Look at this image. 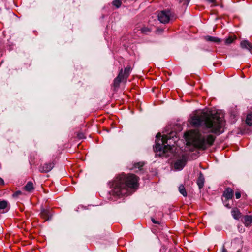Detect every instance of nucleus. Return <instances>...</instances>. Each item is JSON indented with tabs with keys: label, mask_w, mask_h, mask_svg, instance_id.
<instances>
[{
	"label": "nucleus",
	"mask_w": 252,
	"mask_h": 252,
	"mask_svg": "<svg viewBox=\"0 0 252 252\" xmlns=\"http://www.w3.org/2000/svg\"><path fill=\"white\" fill-rule=\"evenodd\" d=\"M224 117L223 113L219 111L197 112L191 116L190 123L195 127L202 126L203 133L220 135L223 132Z\"/></svg>",
	"instance_id": "1"
},
{
	"label": "nucleus",
	"mask_w": 252,
	"mask_h": 252,
	"mask_svg": "<svg viewBox=\"0 0 252 252\" xmlns=\"http://www.w3.org/2000/svg\"><path fill=\"white\" fill-rule=\"evenodd\" d=\"M138 181V177L135 175L123 173L116 177L112 182V193L118 196H124L128 193L129 189L137 188Z\"/></svg>",
	"instance_id": "2"
},
{
	"label": "nucleus",
	"mask_w": 252,
	"mask_h": 252,
	"mask_svg": "<svg viewBox=\"0 0 252 252\" xmlns=\"http://www.w3.org/2000/svg\"><path fill=\"white\" fill-rule=\"evenodd\" d=\"M190 137L192 139L194 147L203 150L211 146L216 139V136L212 134H208L206 136L202 135L198 130L191 131Z\"/></svg>",
	"instance_id": "3"
},
{
	"label": "nucleus",
	"mask_w": 252,
	"mask_h": 252,
	"mask_svg": "<svg viewBox=\"0 0 252 252\" xmlns=\"http://www.w3.org/2000/svg\"><path fill=\"white\" fill-rule=\"evenodd\" d=\"M161 137L160 133L157 134L154 150L157 153L159 152V156L169 157L172 152L171 142H169L168 143V141L171 140L170 136L164 135L160 139Z\"/></svg>",
	"instance_id": "4"
},
{
	"label": "nucleus",
	"mask_w": 252,
	"mask_h": 252,
	"mask_svg": "<svg viewBox=\"0 0 252 252\" xmlns=\"http://www.w3.org/2000/svg\"><path fill=\"white\" fill-rule=\"evenodd\" d=\"M171 16L170 10H163L158 14V19L162 23L166 24L169 22Z\"/></svg>",
	"instance_id": "5"
},
{
	"label": "nucleus",
	"mask_w": 252,
	"mask_h": 252,
	"mask_svg": "<svg viewBox=\"0 0 252 252\" xmlns=\"http://www.w3.org/2000/svg\"><path fill=\"white\" fill-rule=\"evenodd\" d=\"M126 79L123 76V69H121L119 72L118 76L114 79L112 84V87L114 90H117L120 86L121 82H126Z\"/></svg>",
	"instance_id": "6"
},
{
	"label": "nucleus",
	"mask_w": 252,
	"mask_h": 252,
	"mask_svg": "<svg viewBox=\"0 0 252 252\" xmlns=\"http://www.w3.org/2000/svg\"><path fill=\"white\" fill-rule=\"evenodd\" d=\"M187 162L186 157L182 155L174 163V167L176 169L181 170L183 168Z\"/></svg>",
	"instance_id": "7"
},
{
	"label": "nucleus",
	"mask_w": 252,
	"mask_h": 252,
	"mask_svg": "<svg viewBox=\"0 0 252 252\" xmlns=\"http://www.w3.org/2000/svg\"><path fill=\"white\" fill-rule=\"evenodd\" d=\"M54 166V164L53 162L49 163H45L43 164H41L39 167V171L41 173H47L50 171Z\"/></svg>",
	"instance_id": "8"
},
{
	"label": "nucleus",
	"mask_w": 252,
	"mask_h": 252,
	"mask_svg": "<svg viewBox=\"0 0 252 252\" xmlns=\"http://www.w3.org/2000/svg\"><path fill=\"white\" fill-rule=\"evenodd\" d=\"M41 217L45 220H50L52 216V211L50 209H43L40 213Z\"/></svg>",
	"instance_id": "9"
},
{
	"label": "nucleus",
	"mask_w": 252,
	"mask_h": 252,
	"mask_svg": "<svg viewBox=\"0 0 252 252\" xmlns=\"http://www.w3.org/2000/svg\"><path fill=\"white\" fill-rule=\"evenodd\" d=\"M234 195L233 189L230 188H227L223 192V197H225V200L231 199Z\"/></svg>",
	"instance_id": "10"
},
{
	"label": "nucleus",
	"mask_w": 252,
	"mask_h": 252,
	"mask_svg": "<svg viewBox=\"0 0 252 252\" xmlns=\"http://www.w3.org/2000/svg\"><path fill=\"white\" fill-rule=\"evenodd\" d=\"M242 221L244 223L246 227H249L252 223V215H245L242 219Z\"/></svg>",
	"instance_id": "11"
},
{
	"label": "nucleus",
	"mask_w": 252,
	"mask_h": 252,
	"mask_svg": "<svg viewBox=\"0 0 252 252\" xmlns=\"http://www.w3.org/2000/svg\"><path fill=\"white\" fill-rule=\"evenodd\" d=\"M204 182L205 178L204 175L201 172H200L199 176L196 181L197 184L198 186V187L200 189H202L203 187Z\"/></svg>",
	"instance_id": "12"
},
{
	"label": "nucleus",
	"mask_w": 252,
	"mask_h": 252,
	"mask_svg": "<svg viewBox=\"0 0 252 252\" xmlns=\"http://www.w3.org/2000/svg\"><path fill=\"white\" fill-rule=\"evenodd\" d=\"M240 46L242 48L247 49L250 52L252 51V45L248 40H243L241 42Z\"/></svg>",
	"instance_id": "13"
},
{
	"label": "nucleus",
	"mask_w": 252,
	"mask_h": 252,
	"mask_svg": "<svg viewBox=\"0 0 252 252\" xmlns=\"http://www.w3.org/2000/svg\"><path fill=\"white\" fill-rule=\"evenodd\" d=\"M231 214L233 218L236 220H239L241 217V213L240 210L237 208H234L232 209Z\"/></svg>",
	"instance_id": "14"
},
{
	"label": "nucleus",
	"mask_w": 252,
	"mask_h": 252,
	"mask_svg": "<svg viewBox=\"0 0 252 252\" xmlns=\"http://www.w3.org/2000/svg\"><path fill=\"white\" fill-rule=\"evenodd\" d=\"M205 39L207 41L215 42V43H220L221 41V40L220 38H219L217 37L211 36H206L204 37Z\"/></svg>",
	"instance_id": "15"
},
{
	"label": "nucleus",
	"mask_w": 252,
	"mask_h": 252,
	"mask_svg": "<svg viewBox=\"0 0 252 252\" xmlns=\"http://www.w3.org/2000/svg\"><path fill=\"white\" fill-rule=\"evenodd\" d=\"M144 165V163L142 162L135 163L133 167L130 168V169H135V172H138V171H141L142 170V167Z\"/></svg>",
	"instance_id": "16"
},
{
	"label": "nucleus",
	"mask_w": 252,
	"mask_h": 252,
	"mask_svg": "<svg viewBox=\"0 0 252 252\" xmlns=\"http://www.w3.org/2000/svg\"><path fill=\"white\" fill-rule=\"evenodd\" d=\"M24 189L25 190L28 192L32 191L34 189L33 183L31 181L28 182L25 186Z\"/></svg>",
	"instance_id": "17"
},
{
	"label": "nucleus",
	"mask_w": 252,
	"mask_h": 252,
	"mask_svg": "<svg viewBox=\"0 0 252 252\" xmlns=\"http://www.w3.org/2000/svg\"><path fill=\"white\" fill-rule=\"evenodd\" d=\"M237 39L236 35H231L228 36L225 41V43L226 45H229L233 43Z\"/></svg>",
	"instance_id": "18"
},
{
	"label": "nucleus",
	"mask_w": 252,
	"mask_h": 252,
	"mask_svg": "<svg viewBox=\"0 0 252 252\" xmlns=\"http://www.w3.org/2000/svg\"><path fill=\"white\" fill-rule=\"evenodd\" d=\"M132 69L130 66H126L124 70V72H123V76L126 79L128 77Z\"/></svg>",
	"instance_id": "19"
},
{
	"label": "nucleus",
	"mask_w": 252,
	"mask_h": 252,
	"mask_svg": "<svg viewBox=\"0 0 252 252\" xmlns=\"http://www.w3.org/2000/svg\"><path fill=\"white\" fill-rule=\"evenodd\" d=\"M246 123L248 125L250 126H252V114L250 113L247 115Z\"/></svg>",
	"instance_id": "20"
},
{
	"label": "nucleus",
	"mask_w": 252,
	"mask_h": 252,
	"mask_svg": "<svg viewBox=\"0 0 252 252\" xmlns=\"http://www.w3.org/2000/svg\"><path fill=\"white\" fill-rule=\"evenodd\" d=\"M179 190L180 192L184 196H187V193L186 192V189L184 187V186L182 185H180L179 187Z\"/></svg>",
	"instance_id": "21"
},
{
	"label": "nucleus",
	"mask_w": 252,
	"mask_h": 252,
	"mask_svg": "<svg viewBox=\"0 0 252 252\" xmlns=\"http://www.w3.org/2000/svg\"><path fill=\"white\" fill-rule=\"evenodd\" d=\"M141 32L144 34H148L151 32V30L146 27H144L140 29Z\"/></svg>",
	"instance_id": "22"
},
{
	"label": "nucleus",
	"mask_w": 252,
	"mask_h": 252,
	"mask_svg": "<svg viewBox=\"0 0 252 252\" xmlns=\"http://www.w3.org/2000/svg\"><path fill=\"white\" fill-rule=\"evenodd\" d=\"M122 4L121 0H114L113 1V5L117 8H119Z\"/></svg>",
	"instance_id": "23"
},
{
	"label": "nucleus",
	"mask_w": 252,
	"mask_h": 252,
	"mask_svg": "<svg viewBox=\"0 0 252 252\" xmlns=\"http://www.w3.org/2000/svg\"><path fill=\"white\" fill-rule=\"evenodd\" d=\"M7 202L5 201H0V209H4L6 208Z\"/></svg>",
	"instance_id": "24"
},
{
	"label": "nucleus",
	"mask_w": 252,
	"mask_h": 252,
	"mask_svg": "<svg viewBox=\"0 0 252 252\" xmlns=\"http://www.w3.org/2000/svg\"><path fill=\"white\" fill-rule=\"evenodd\" d=\"M241 196V193L240 192H236L235 193V197L236 199H239Z\"/></svg>",
	"instance_id": "25"
},
{
	"label": "nucleus",
	"mask_w": 252,
	"mask_h": 252,
	"mask_svg": "<svg viewBox=\"0 0 252 252\" xmlns=\"http://www.w3.org/2000/svg\"><path fill=\"white\" fill-rule=\"evenodd\" d=\"M228 200H225V201H224V205L227 207L228 208H231V206L230 205L227 203V201Z\"/></svg>",
	"instance_id": "26"
},
{
	"label": "nucleus",
	"mask_w": 252,
	"mask_h": 252,
	"mask_svg": "<svg viewBox=\"0 0 252 252\" xmlns=\"http://www.w3.org/2000/svg\"><path fill=\"white\" fill-rule=\"evenodd\" d=\"M151 220L153 222V223H154L155 224H159V221L156 220L154 218H152Z\"/></svg>",
	"instance_id": "27"
},
{
	"label": "nucleus",
	"mask_w": 252,
	"mask_h": 252,
	"mask_svg": "<svg viewBox=\"0 0 252 252\" xmlns=\"http://www.w3.org/2000/svg\"><path fill=\"white\" fill-rule=\"evenodd\" d=\"M4 182L3 180L0 177V185H4Z\"/></svg>",
	"instance_id": "28"
},
{
	"label": "nucleus",
	"mask_w": 252,
	"mask_h": 252,
	"mask_svg": "<svg viewBox=\"0 0 252 252\" xmlns=\"http://www.w3.org/2000/svg\"><path fill=\"white\" fill-rule=\"evenodd\" d=\"M208 2L215 4L216 2V0H207Z\"/></svg>",
	"instance_id": "29"
},
{
	"label": "nucleus",
	"mask_w": 252,
	"mask_h": 252,
	"mask_svg": "<svg viewBox=\"0 0 252 252\" xmlns=\"http://www.w3.org/2000/svg\"><path fill=\"white\" fill-rule=\"evenodd\" d=\"M232 244L234 245H235V242H234L232 243Z\"/></svg>",
	"instance_id": "30"
},
{
	"label": "nucleus",
	"mask_w": 252,
	"mask_h": 252,
	"mask_svg": "<svg viewBox=\"0 0 252 252\" xmlns=\"http://www.w3.org/2000/svg\"><path fill=\"white\" fill-rule=\"evenodd\" d=\"M188 2H189L190 0H186Z\"/></svg>",
	"instance_id": "31"
}]
</instances>
